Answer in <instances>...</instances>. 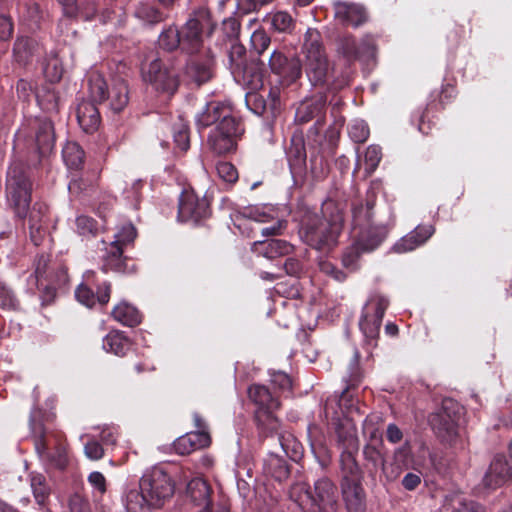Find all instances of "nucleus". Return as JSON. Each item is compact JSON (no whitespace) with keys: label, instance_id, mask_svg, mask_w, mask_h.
Wrapping results in <instances>:
<instances>
[{"label":"nucleus","instance_id":"nucleus-1","mask_svg":"<svg viewBox=\"0 0 512 512\" xmlns=\"http://www.w3.org/2000/svg\"><path fill=\"white\" fill-rule=\"evenodd\" d=\"M321 212V216L309 210L305 212L299 235L312 248L328 251L337 244L344 218L341 209L331 200L323 203Z\"/></svg>","mask_w":512,"mask_h":512},{"label":"nucleus","instance_id":"nucleus-2","mask_svg":"<svg viewBox=\"0 0 512 512\" xmlns=\"http://www.w3.org/2000/svg\"><path fill=\"white\" fill-rule=\"evenodd\" d=\"M248 397L256 406L255 421L258 429L266 435H272L281 427V423L275 412L280 408V396L272 393L268 387L261 384H253L248 388Z\"/></svg>","mask_w":512,"mask_h":512},{"label":"nucleus","instance_id":"nucleus-3","mask_svg":"<svg viewBox=\"0 0 512 512\" xmlns=\"http://www.w3.org/2000/svg\"><path fill=\"white\" fill-rule=\"evenodd\" d=\"M302 52L305 55L306 74L311 84L313 86L325 84L330 75V65L318 30L307 29Z\"/></svg>","mask_w":512,"mask_h":512},{"label":"nucleus","instance_id":"nucleus-4","mask_svg":"<svg viewBox=\"0 0 512 512\" xmlns=\"http://www.w3.org/2000/svg\"><path fill=\"white\" fill-rule=\"evenodd\" d=\"M32 194V181L21 164L10 166L6 178V197L19 218L27 216Z\"/></svg>","mask_w":512,"mask_h":512},{"label":"nucleus","instance_id":"nucleus-5","mask_svg":"<svg viewBox=\"0 0 512 512\" xmlns=\"http://www.w3.org/2000/svg\"><path fill=\"white\" fill-rule=\"evenodd\" d=\"M463 408L453 399H444L440 409L431 415L430 424L442 441L452 443L459 434Z\"/></svg>","mask_w":512,"mask_h":512},{"label":"nucleus","instance_id":"nucleus-6","mask_svg":"<svg viewBox=\"0 0 512 512\" xmlns=\"http://www.w3.org/2000/svg\"><path fill=\"white\" fill-rule=\"evenodd\" d=\"M139 486L150 497V503L158 508L172 497L175 489L171 476L161 466L147 470L141 477Z\"/></svg>","mask_w":512,"mask_h":512},{"label":"nucleus","instance_id":"nucleus-7","mask_svg":"<svg viewBox=\"0 0 512 512\" xmlns=\"http://www.w3.org/2000/svg\"><path fill=\"white\" fill-rule=\"evenodd\" d=\"M214 29L210 12L206 8L194 11L181 29L182 50L194 53L199 50L203 34L210 35Z\"/></svg>","mask_w":512,"mask_h":512},{"label":"nucleus","instance_id":"nucleus-8","mask_svg":"<svg viewBox=\"0 0 512 512\" xmlns=\"http://www.w3.org/2000/svg\"><path fill=\"white\" fill-rule=\"evenodd\" d=\"M143 80L156 91L173 94L178 88L177 72L169 68L161 59H154L142 69Z\"/></svg>","mask_w":512,"mask_h":512},{"label":"nucleus","instance_id":"nucleus-9","mask_svg":"<svg viewBox=\"0 0 512 512\" xmlns=\"http://www.w3.org/2000/svg\"><path fill=\"white\" fill-rule=\"evenodd\" d=\"M388 305V299L380 294L372 295L367 301L359 326L369 341H374L378 337L382 319Z\"/></svg>","mask_w":512,"mask_h":512},{"label":"nucleus","instance_id":"nucleus-10","mask_svg":"<svg viewBox=\"0 0 512 512\" xmlns=\"http://www.w3.org/2000/svg\"><path fill=\"white\" fill-rule=\"evenodd\" d=\"M209 216L210 207L205 196L197 194L193 189H186L181 193L178 207V219L181 222L196 224Z\"/></svg>","mask_w":512,"mask_h":512},{"label":"nucleus","instance_id":"nucleus-11","mask_svg":"<svg viewBox=\"0 0 512 512\" xmlns=\"http://www.w3.org/2000/svg\"><path fill=\"white\" fill-rule=\"evenodd\" d=\"M325 107L326 98L323 95H318L310 99H306L300 103L295 113V122L298 124H306L315 120V124L309 129L308 135L316 137L319 136L320 129L325 122Z\"/></svg>","mask_w":512,"mask_h":512},{"label":"nucleus","instance_id":"nucleus-12","mask_svg":"<svg viewBox=\"0 0 512 512\" xmlns=\"http://www.w3.org/2000/svg\"><path fill=\"white\" fill-rule=\"evenodd\" d=\"M243 133L240 122L233 120L232 125H216L208 137V145L216 154H226L236 148L237 139Z\"/></svg>","mask_w":512,"mask_h":512},{"label":"nucleus","instance_id":"nucleus-13","mask_svg":"<svg viewBox=\"0 0 512 512\" xmlns=\"http://www.w3.org/2000/svg\"><path fill=\"white\" fill-rule=\"evenodd\" d=\"M268 66L270 71L279 76L281 81L286 84L297 81L302 75L300 60L296 57H287L282 50H273Z\"/></svg>","mask_w":512,"mask_h":512},{"label":"nucleus","instance_id":"nucleus-14","mask_svg":"<svg viewBox=\"0 0 512 512\" xmlns=\"http://www.w3.org/2000/svg\"><path fill=\"white\" fill-rule=\"evenodd\" d=\"M337 51L348 62L354 60L368 61L374 57L375 43L369 36L363 38L360 43H357L352 36H344L338 40Z\"/></svg>","mask_w":512,"mask_h":512},{"label":"nucleus","instance_id":"nucleus-15","mask_svg":"<svg viewBox=\"0 0 512 512\" xmlns=\"http://www.w3.org/2000/svg\"><path fill=\"white\" fill-rule=\"evenodd\" d=\"M31 431L34 438V445L39 456L46 461L52 463L59 469L65 468L67 464V457L65 449L61 446L56 448L54 454L49 451V443L46 440V431L41 423L31 419Z\"/></svg>","mask_w":512,"mask_h":512},{"label":"nucleus","instance_id":"nucleus-16","mask_svg":"<svg viewBox=\"0 0 512 512\" xmlns=\"http://www.w3.org/2000/svg\"><path fill=\"white\" fill-rule=\"evenodd\" d=\"M94 272L87 271L84 275L86 283H81L75 290L76 299L87 307H92L96 302L105 305L109 302L111 285L108 282H103L101 285H97V293L95 294L88 284H94Z\"/></svg>","mask_w":512,"mask_h":512},{"label":"nucleus","instance_id":"nucleus-17","mask_svg":"<svg viewBox=\"0 0 512 512\" xmlns=\"http://www.w3.org/2000/svg\"><path fill=\"white\" fill-rule=\"evenodd\" d=\"M232 112L230 104L212 101L207 103L204 109L196 116V123L202 128L212 124L232 125L233 120H235Z\"/></svg>","mask_w":512,"mask_h":512},{"label":"nucleus","instance_id":"nucleus-18","mask_svg":"<svg viewBox=\"0 0 512 512\" xmlns=\"http://www.w3.org/2000/svg\"><path fill=\"white\" fill-rule=\"evenodd\" d=\"M97 3L95 0H83L78 8V17L85 21L99 19L102 24L111 23L115 27H121L126 22L125 13L121 9L117 10L105 9L100 14L97 13Z\"/></svg>","mask_w":512,"mask_h":512},{"label":"nucleus","instance_id":"nucleus-19","mask_svg":"<svg viewBox=\"0 0 512 512\" xmlns=\"http://www.w3.org/2000/svg\"><path fill=\"white\" fill-rule=\"evenodd\" d=\"M511 479V465L503 455H496L484 475L483 484L489 489H496L505 485Z\"/></svg>","mask_w":512,"mask_h":512},{"label":"nucleus","instance_id":"nucleus-20","mask_svg":"<svg viewBox=\"0 0 512 512\" xmlns=\"http://www.w3.org/2000/svg\"><path fill=\"white\" fill-rule=\"evenodd\" d=\"M312 502L323 512H333L337 504V488L328 478H321L314 485Z\"/></svg>","mask_w":512,"mask_h":512},{"label":"nucleus","instance_id":"nucleus-21","mask_svg":"<svg viewBox=\"0 0 512 512\" xmlns=\"http://www.w3.org/2000/svg\"><path fill=\"white\" fill-rule=\"evenodd\" d=\"M342 498L349 512H364L366 493L362 480L340 482Z\"/></svg>","mask_w":512,"mask_h":512},{"label":"nucleus","instance_id":"nucleus-22","mask_svg":"<svg viewBox=\"0 0 512 512\" xmlns=\"http://www.w3.org/2000/svg\"><path fill=\"white\" fill-rule=\"evenodd\" d=\"M435 232L432 225H419L413 231L398 240L393 250L397 253L410 252L423 245Z\"/></svg>","mask_w":512,"mask_h":512},{"label":"nucleus","instance_id":"nucleus-23","mask_svg":"<svg viewBox=\"0 0 512 512\" xmlns=\"http://www.w3.org/2000/svg\"><path fill=\"white\" fill-rule=\"evenodd\" d=\"M334 9L335 18L344 25L358 27L367 19L365 9L359 4L337 1Z\"/></svg>","mask_w":512,"mask_h":512},{"label":"nucleus","instance_id":"nucleus-24","mask_svg":"<svg viewBox=\"0 0 512 512\" xmlns=\"http://www.w3.org/2000/svg\"><path fill=\"white\" fill-rule=\"evenodd\" d=\"M211 438L208 432L193 431L180 436L174 442V449L180 455H188L195 450L208 447Z\"/></svg>","mask_w":512,"mask_h":512},{"label":"nucleus","instance_id":"nucleus-25","mask_svg":"<svg viewBox=\"0 0 512 512\" xmlns=\"http://www.w3.org/2000/svg\"><path fill=\"white\" fill-rule=\"evenodd\" d=\"M251 249L265 258L274 259L289 255L293 252L294 246L285 240L272 239L255 241Z\"/></svg>","mask_w":512,"mask_h":512},{"label":"nucleus","instance_id":"nucleus-26","mask_svg":"<svg viewBox=\"0 0 512 512\" xmlns=\"http://www.w3.org/2000/svg\"><path fill=\"white\" fill-rule=\"evenodd\" d=\"M76 117L80 127L86 133L97 130L100 124V113L94 102L82 100L76 110Z\"/></svg>","mask_w":512,"mask_h":512},{"label":"nucleus","instance_id":"nucleus-27","mask_svg":"<svg viewBox=\"0 0 512 512\" xmlns=\"http://www.w3.org/2000/svg\"><path fill=\"white\" fill-rule=\"evenodd\" d=\"M41 50L37 40L28 36H18L13 47V57L21 65L32 61L33 57Z\"/></svg>","mask_w":512,"mask_h":512},{"label":"nucleus","instance_id":"nucleus-28","mask_svg":"<svg viewBox=\"0 0 512 512\" xmlns=\"http://www.w3.org/2000/svg\"><path fill=\"white\" fill-rule=\"evenodd\" d=\"M234 80L250 90L257 91L263 87V75L253 64H246L232 73Z\"/></svg>","mask_w":512,"mask_h":512},{"label":"nucleus","instance_id":"nucleus-29","mask_svg":"<svg viewBox=\"0 0 512 512\" xmlns=\"http://www.w3.org/2000/svg\"><path fill=\"white\" fill-rule=\"evenodd\" d=\"M106 100L114 113L123 111L129 103V89L122 79H115L109 87Z\"/></svg>","mask_w":512,"mask_h":512},{"label":"nucleus","instance_id":"nucleus-30","mask_svg":"<svg viewBox=\"0 0 512 512\" xmlns=\"http://www.w3.org/2000/svg\"><path fill=\"white\" fill-rule=\"evenodd\" d=\"M54 129L50 120L44 119L37 121L35 144L40 155L49 154L54 147Z\"/></svg>","mask_w":512,"mask_h":512},{"label":"nucleus","instance_id":"nucleus-31","mask_svg":"<svg viewBox=\"0 0 512 512\" xmlns=\"http://www.w3.org/2000/svg\"><path fill=\"white\" fill-rule=\"evenodd\" d=\"M124 505L127 512H152L156 505L150 503V497L139 487L127 490L124 496Z\"/></svg>","mask_w":512,"mask_h":512},{"label":"nucleus","instance_id":"nucleus-32","mask_svg":"<svg viewBox=\"0 0 512 512\" xmlns=\"http://www.w3.org/2000/svg\"><path fill=\"white\" fill-rule=\"evenodd\" d=\"M123 249L110 243L106 248V254L103 260V271H114L118 273H130L132 269L128 267L126 258L123 257Z\"/></svg>","mask_w":512,"mask_h":512},{"label":"nucleus","instance_id":"nucleus-33","mask_svg":"<svg viewBox=\"0 0 512 512\" xmlns=\"http://www.w3.org/2000/svg\"><path fill=\"white\" fill-rule=\"evenodd\" d=\"M387 230L384 226H368L362 230L356 240L362 251L370 252L376 249L386 238Z\"/></svg>","mask_w":512,"mask_h":512},{"label":"nucleus","instance_id":"nucleus-34","mask_svg":"<svg viewBox=\"0 0 512 512\" xmlns=\"http://www.w3.org/2000/svg\"><path fill=\"white\" fill-rule=\"evenodd\" d=\"M357 451H342L340 456L341 482L363 480L362 471L356 461Z\"/></svg>","mask_w":512,"mask_h":512},{"label":"nucleus","instance_id":"nucleus-35","mask_svg":"<svg viewBox=\"0 0 512 512\" xmlns=\"http://www.w3.org/2000/svg\"><path fill=\"white\" fill-rule=\"evenodd\" d=\"M187 494L197 506L210 504L211 488L202 478H194L187 484Z\"/></svg>","mask_w":512,"mask_h":512},{"label":"nucleus","instance_id":"nucleus-36","mask_svg":"<svg viewBox=\"0 0 512 512\" xmlns=\"http://www.w3.org/2000/svg\"><path fill=\"white\" fill-rule=\"evenodd\" d=\"M263 471L266 476L279 482L285 480L289 475L286 461L274 453H270L264 460Z\"/></svg>","mask_w":512,"mask_h":512},{"label":"nucleus","instance_id":"nucleus-37","mask_svg":"<svg viewBox=\"0 0 512 512\" xmlns=\"http://www.w3.org/2000/svg\"><path fill=\"white\" fill-rule=\"evenodd\" d=\"M338 441L343 445V451H358L359 440L357 429L350 421L340 423L336 429Z\"/></svg>","mask_w":512,"mask_h":512},{"label":"nucleus","instance_id":"nucleus-38","mask_svg":"<svg viewBox=\"0 0 512 512\" xmlns=\"http://www.w3.org/2000/svg\"><path fill=\"white\" fill-rule=\"evenodd\" d=\"M213 56H209L206 60L200 61L194 59L188 65V74L198 84L205 83L212 78L213 75Z\"/></svg>","mask_w":512,"mask_h":512},{"label":"nucleus","instance_id":"nucleus-39","mask_svg":"<svg viewBox=\"0 0 512 512\" xmlns=\"http://www.w3.org/2000/svg\"><path fill=\"white\" fill-rule=\"evenodd\" d=\"M112 317L119 323L133 327L141 322L139 311L132 305L121 302L111 312Z\"/></svg>","mask_w":512,"mask_h":512},{"label":"nucleus","instance_id":"nucleus-40","mask_svg":"<svg viewBox=\"0 0 512 512\" xmlns=\"http://www.w3.org/2000/svg\"><path fill=\"white\" fill-rule=\"evenodd\" d=\"M280 430V428L278 429ZM279 444L287 457L298 461L303 455V446L296 437L288 431H277Z\"/></svg>","mask_w":512,"mask_h":512},{"label":"nucleus","instance_id":"nucleus-41","mask_svg":"<svg viewBox=\"0 0 512 512\" xmlns=\"http://www.w3.org/2000/svg\"><path fill=\"white\" fill-rule=\"evenodd\" d=\"M129 347V340L119 331H112L103 339V349L118 356L125 355Z\"/></svg>","mask_w":512,"mask_h":512},{"label":"nucleus","instance_id":"nucleus-42","mask_svg":"<svg viewBox=\"0 0 512 512\" xmlns=\"http://www.w3.org/2000/svg\"><path fill=\"white\" fill-rule=\"evenodd\" d=\"M43 73L46 79L52 83L61 80L64 74V67L56 52H50L45 58L43 63Z\"/></svg>","mask_w":512,"mask_h":512},{"label":"nucleus","instance_id":"nucleus-43","mask_svg":"<svg viewBox=\"0 0 512 512\" xmlns=\"http://www.w3.org/2000/svg\"><path fill=\"white\" fill-rule=\"evenodd\" d=\"M62 156L69 169H80L84 162V151L76 142H67L62 150Z\"/></svg>","mask_w":512,"mask_h":512},{"label":"nucleus","instance_id":"nucleus-44","mask_svg":"<svg viewBox=\"0 0 512 512\" xmlns=\"http://www.w3.org/2000/svg\"><path fill=\"white\" fill-rule=\"evenodd\" d=\"M30 485L36 502L44 505L50 495V486L41 473L32 472L29 475Z\"/></svg>","mask_w":512,"mask_h":512},{"label":"nucleus","instance_id":"nucleus-45","mask_svg":"<svg viewBox=\"0 0 512 512\" xmlns=\"http://www.w3.org/2000/svg\"><path fill=\"white\" fill-rule=\"evenodd\" d=\"M240 215L247 220L258 223H266L274 219L273 209L268 205L244 207Z\"/></svg>","mask_w":512,"mask_h":512},{"label":"nucleus","instance_id":"nucleus-46","mask_svg":"<svg viewBox=\"0 0 512 512\" xmlns=\"http://www.w3.org/2000/svg\"><path fill=\"white\" fill-rule=\"evenodd\" d=\"M108 86L105 79L98 73H92L88 79V91L92 99L91 102H103L106 100Z\"/></svg>","mask_w":512,"mask_h":512},{"label":"nucleus","instance_id":"nucleus-47","mask_svg":"<svg viewBox=\"0 0 512 512\" xmlns=\"http://www.w3.org/2000/svg\"><path fill=\"white\" fill-rule=\"evenodd\" d=\"M136 18L146 24H157L164 20V14L149 3H139L135 8Z\"/></svg>","mask_w":512,"mask_h":512},{"label":"nucleus","instance_id":"nucleus-48","mask_svg":"<svg viewBox=\"0 0 512 512\" xmlns=\"http://www.w3.org/2000/svg\"><path fill=\"white\" fill-rule=\"evenodd\" d=\"M158 44L167 51H173L178 47L182 48L181 32L177 27H168L160 34Z\"/></svg>","mask_w":512,"mask_h":512},{"label":"nucleus","instance_id":"nucleus-49","mask_svg":"<svg viewBox=\"0 0 512 512\" xmlns=\"http://www.w3.org/2000/svg\"><path fill=\"white\" fill-rule=\"evenodd\" d=\"M228 58L231 73L248 64L246 60V49L242 44L237 42L231 44Z\"/></svg>","mask_w":512,"mask_h":512},{"label":"nucleus","instance_id":"nucleus-50","mask_svg":"<svg viewBox=\"0 0 512 512\" xmlns=\"http://www.w3.org/2000/svg\"><path fill=\"white\" fill-rule=\"evenodd\" d=\"M76 231L83 237H94L99 232V225L89 216L81 215L76 218Z\"/></svg>","mask_w":512,"mask_h":512},{"label":"nucleus","instance_id":"nucleus-51","mask_svg":"<svg viewBox=\"0 0 512 512\" xmlns=\"http://www.w3.org/2000/svg\"><path fill=\"white\" fill-rule=\"evenodd\" d=\"M136 238V229L132 224H126L115 234L114 240L111 242L123 249L131 244Z\"/></svg>","mask_w":512,"mask_h":512},{"label":"nucleus","instance_id":"nucleus-52","mask_svg":"<svg viewBox=\"0 0 512 512\" xmlns=\"http://www.w3.org/2000/svg\"><path fill=\"white\" fill-rule=\"evenodd\" d=\"M275 31L288 32L293 26L292 17L284 11H278L271 14L268 18Z\"/></svg>","mask_w":512,"mask_h":512},{"label":"nucleus","instance_id":"nucleus-53","mask_svg":"<svg viewBox=\"0 0 512 512\" xmlns=\"http://www.w3.org/2000/svg\"><path fill=\"white\" fill-rule=\"evenodd\" d=\"M270 383L274 389L281 393H290L292 389V380L290 376L282 371H272L269 373Z\"/></svg>","mask_w":512,"mask_h":512},{"label":"nucleus","instance_id":"nucleus-54","mask_svg":"<svg viewBox=\"0 0 512 512\" xmlns=\"http://www.w3.org/2000/svg\"><path fill=\"white\" fill-rule=\"evenodd\" d=\"M252 49L259 55L263 54L269 47L271 40L267 33L262 29L253 31L250 37Z\"/></svg>","mask_w":512,"mask_h":512},{"label":"nucleus","instance_id":"nucleus-55","mask_svg":"<svg viewBox=\"0 0 512 512\" xmlns=\"http://www.w3.org/2000/svg\"><path fill=\"white\" fill-rule=\"evenodd\" d=\"M216 171L220 179L227 184H234L238 180V171L230 162H219L216 165Z\"/></svg>","mask_w":512,"mask_h":512},{"label":"nucleus","instance_id":"nucleus-56","mask_svg":"<svg viewBox=\"0 0 512 512\" xmlns=\"http://www.w3.org/2000/svg\"><path fill=\"white\" fill-rule=\"evenodd\" d=\"M361 246L358 245L357 242H355L352 246L347 248L342 256V263L343 265L350 269L355 270L357 267V262L360 258L361 253H363Z\"/></svg>","mask_w":512,"mask_h":512},{"label":"nucleus","instance_id":"nucleus-57","mask_svg":"<svg viewBox=\"0 0 512 512\" xmlns=\"http://www.w3.org/2000/svg\"><path fill=\"white\" fill-rule=\"evenodd\" d=\"M381 149L379 146L370 145L365 152V170L371 174L377 168L380 160H381Z\"/></svg>","mask_w":512,"mask_h":512},{"label":"nucleus","instance_id":"nucleus-58","mask_svg":"<svg viewBox=\"0 0 512 512\" xmlns=\"http://www.w3.org/2000/svg\"><path fill=\"white\" fill-rule=\"evenodd\" d=\"M349 136L355 143H363L369 137V128L364 121H354L349 127Z\"/></svg>","mask_w":512,"mask_h":512},{"label":"nucleus","instance_id":"nucleus-59","mask_svg":"<svg viewBox=\"0 0 512 512\" xmlns=\"http://www.w3.org/2000/svg\"><path fill=\"white\" fill-rule=\"evenodd\" d=\"M173 139L176 147L181 152H186L190 147V138L188 127L185 124H180L174 129Z\"/></svg>","mask_w":512,"mask_h":512},{"label":"nucleus","instance_id":"nucleus-60","mask_svg":"<svg viewBox=\"0 0 512 512\" xmlns=\"http://www.w3.org/2000/svg\"><path fill=\"white\" fill-rule=\"evenodd\" d=\"M452 512H484V509L472 500L456 497L453 502Z\"/></svg>","mask_w":512,"mask_h":512},{"label":"nucleus","instance_id":"nucleus-61","mask_svg":"<svg viewBox=\"0 0 512 512\" xmlns=\"http://www.w3.org/2000/svg\"><path fill=\"white\" fill-rule=\"evenodd\" d=\"M363 455L365 460L370 462L374 468L384 463L383 454L375 444H366L363 449Z\"/></svg>","mask_w":512,"mask_h":512},{"label":"nucleus","instance_id":"nucleus-62","mask_svg":"<svg viewBox=\"0 0 512 512\" xmlns=\"http://www.w3.org/2000/svg\"><path fill=\"white\" fill-rule=\"evenodd\" d=\"M0 306L10 310H14L18 306L14 293L2 282H0Z\"/></svg>","mask_w":512,"mask_h":512},{"label":"nucleus","instance_id":"nucleus-63","mask_svg":"<svg viewBox=\"0 0 512 512\" xmlns=\"http://www.w3.org/2000/svg\"><path fill=\"white\" fill-rule=\"evenodd\" d=\"M221 30L228 39L235 40L240 33V23L235 18H227L223 20Z\"/></svg>","mask_w":512,"mask_h":512},{"label":"nucleus","instance_id":"nucleus-64","mask_svg":"<svg viewBox=\"0 0 512 512\" xmlns=\"http://www.w3.org/2000/svg\"><path fill=\"white\" fill-rule=\"evenodd\" d=\"M353 212V221L355 225H363L365 223H369L370 217H371V207L367 204L366 207H364L362 204L359 206H355L352 210Z\"/></svg>","mask_w":512,"mask_h":512}]
</instances>
